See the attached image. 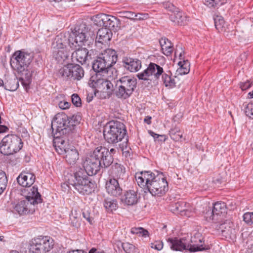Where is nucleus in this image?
<instances>
[{
	"mask_svg": "<svg viewBox=\"0 0 253 253\" xmlns=\"http://www.w3.org/2000/svg\"><path fill=\"white\" fill-rule=\"evenodd\" d=\"M135 178L138 185L152 196L161 197L168 191V182L163 173L155 175L151 171L136 173Z\"/></svg>",
	"mask_w": 253,
	"mask_h": 253,
	"instance_id": "nucleus-1",
	"label": "nucleus"
},
{
	"mask_svg": "<svg viewBox=\"0 0 253 253\" xmlns=\"http://www.w3.org/2000/svg\"><path fill=\"white\" fill-rule=\"evenodd\" d=\"M85 173L81 168H77L73 173H65V183L61 185V187L64 189L66 187L71 189L72 186L84 195L91 194L94 191L95 184L88 179Z\"/></svg>",
	"mask_w": 253,
	"mask_h": 253,
	"instance_id": "nucleus-2",
	"label": "nucleus"
},
{
	"mask_svg": "<svg viewBox=\"0 0 253 253\" xmlns=\"http://www.w3.org/2000/svg\"><path fill=\"white\" fill-rule=\"evenodd\" d=\"M103 135L105 141L114 146L128 137L126 126L118 121H110L106 125Z\"/></svg>",
	"mask_w": 253,
	"mask_h": 253,
	"instance_id": "nucleus-3",
	"label": "nucleus"
},
{
	"mask_svg": "<svg viewBox=\"0 0 253 253\" xmlns=\"http://www.w3.org/2000/svg\"><path fill=\"white\" fill-rule=\"evenodd\" d=\"M33 58V53L17 50L12 55L10 65L17 71L19 75L23 76L26 80H28L32 77L28 67Z\"/></svg>",
	"mask_w": 253,
	"mask_h": 253,
	"instance_id": "nucleus-4",
	"label": "nucleus"
},
{
	"mask_svg": "<svg viewBox=\"0 0 253 253\" xmlns=\"http://www.w3.org/2000/svg\"><path fill=\"white\" fill-rule=\"evenodd\" d=\"M137 80L130 76H124L117 81V89L115 92L116 96L120 99L128 98L136 87Z\"/></svg>",
	"mask_w": 253,
	"mask_h": 253,
	"instance_id": "nucleus-5",
	"label": "nucleus"
},
{
	"mask_svg": "<svg viewBox=\"0 0 253 253\" xmlns=\"http://www.w3.org/2000/svg\"><path fill=\"white\" fill-rule=\"evenodd\" d=\"M51 129L55 141L58 138L64 139L63 135L71 132L69 117L64 113L56 114L52 122Z\"/></svg>",
	"mask_w": 253,
	"mask_h": 253,
	"instance_id": "nucleus-6",
	"label": "nucleus"
},
{
	"mask_svg": "<svg viewBox=\"0 0 253 253\" xmlns=\"http://www.w3.org/2000/svg\"><path fill=\"white\" fill-rule=\"evenodd\" d=\"M102 153L103 152H98V151L95 149L89 156L86 158L83 164L84 168H81L85 172V175L88 176L95 175L101 168L104 167L102 158H103V156L105 154H102Z\"/></svg>",
	"mask_w": 253,
	"mask_h": 253,
	"instance_id": "nucleus-7",
	"label": "nucleus"
},
{
	"mask_svg": "<svg viewBox=\"0 0 253 253\" xmlns=\"http://www.w3.org/2000/svg\"><path fill=\"white\" fill-rule=\"evenodd\" d=\"M23 142L18 136L8 134L3 138L0 143V152L4 155H10L20 150Z\"/></svg>",
	"mask_w": 253,
	"mask_h": 253,
	"instance_id": "nucleus-8",
	"label": "nucleus"
},
{
	"mask_svg": "<svg viewBox=\"0 0 253 253\" xmlns=\"http://www.w3.org/2000/svg\"><path fill=\"white\" fill-rule=\"evenodd\" d=\"M104 75H100V73H95L90 77L88 84L94 89L95 94L102 92L110 96L113 90V84L106 77H104Z\"/></svg>",
	"mask_w": 253,
	"mask_h": 253,
	"instance_id": "nucleus-9",
	"label": "nucleus"
},
{
	"mask_svg": "<svg viewBox=\"0 0 253 253\" xmlns=\"http://www.w3.org/2000/svg\"><path fill=\"white\" fill-rule=\"evenodd\" d=\"M55 149L59 155L64 154L66 162L70 164H75L79 159V153L73 146L69 148L66 147V141L64 139L58 138L54 141Z\"/></svg>",
	"mask_w": 253,
	"mask_h": 253,
	"instance_id": "nucleus-10",
	"label": "nucleus"
},
{
	"mask_svg": "<svg viewBox=\"0 0 253 253\" xmlns=\"http://www.w3.org/2000/svg\"><path fill=\"white\" fill-rule=\"evenodd\" d=\"M58 74L63 79L80 80L84 76V70L78 64H68L60 69Z\"/></svg>",
	"mask_w": 253,
	"mask_h": 253,
	"instance_id": "nucleus-11",
	"label": "nucleus"
},
{
	"mask_svg": "<svg viewBox=\"0 0 253 253\" xmlns=\"http://www.w3.org/2000/svg\"><path fill=\"white\" fill-rule=\"evenodd\" d=\"M88 27L85 23L77 25L69 34V42H74L76 47L84 44L87 40Z\"/></svg>",
	"mask_w": 253,
	"mask_h": 253,
	"instance_id": "nucleus-12",
	"label": "nucleus"
},
{
	"mask_svg": "<svg viewBox=\"0 0 253 253\" xmlns=\"http://www.w3.org/2000/svg\"><path fill=\"white\" fill-rule=\"evenodd\" d=\"M163 73V68L161 66L156 63L150 62L147 68L142 72L138 73L137 77L139 80L144 81H151L153 79L157 80L160 79Z\"/></svg>",
	"mask_w": 253,
	"mask_h": 253,
	"instance_id": "nucleus-13",
	"label": "nucleus"
},
{
	"mask_svg": "<svg viewBox=\"0 0 253 253\" xmlns=\"http://www.w3.org/2000/svg\"><path fill=\"white\" fill-rule=\"evenodd\" d=\"M225 211V203L222 202H217L213 205L212 210L206 212L205 217L208 221H211L216 223L220 219L221 214Z\"/></svg>",
	"mask_w": 253,
	"mask_h": 253,
	"instance_id": "nucleus-14",
	"label": "nucleus"
},
{
	"mask_svg": "<svg viewBox=\"0 0 253 253\" xmlns=\"http://www.w3.org/2000/svg\"><path fill=\"white\" fill-rule=\"evenodd\" d=\"M21 195L25 197V199L31 204L37 205L42 203V199L41 194L38 192L37 186H29L21 189Z\"/></svg>",
	"mask_w": 253,
	"mask_h": 253,
	"instance_id": "nucleus-15",
	"label": "nucleus"
},
{
	"mask_svg": "<svg viewBox=\"0 0 253 253\" xmlns=\"http://www.w3.org/2000/svg\"><path fill=\"white\" fill-rule=\"evenodd\" d=\"M107 193L113 197H117L121 195L123 189L121 187L119 180L114 178H109L105 184Z\"/></svg>",
	"mask_w": 253,
	"mask_h": 253,
	"instance_id": "nucleus-16",
	"label": "nucleus"
},
{
	"mask_svg": "<svg viewBox=\"0 0 253 253\" xmlns=\"http://www.w3.org/2000/svg\"><path fill=\"white\" fill-rule=\"evenodd\" d=\"M35 205L31 204L26 199L20 200L14 206V209L20 215H25L32 214L35 211V209L32 207Z\"/></svg>",
	"mask_w": 253,
	"mask_h": 253,
	"instance_id": "nucleus-17",
	"label": "nucleus"
},
{
	"mask_svg": "<svg viewBox=\"0 0 253 253\" xmlns=\"http://www.w3.org/2000/svg\"><path fill=\"white\" fill-rule=\"evenodd\" d=\"M40 249H42L44 253L50 251L54 246V241L49 236H40L32 241Z\"/></svg>",
	"mask_w": 253,
	"mask_h": 253,
	"instance_id": "nucleus-18",
	"label": "nucleus"
},
{
	"mask_svg": "<svg viewBox=\"0 0 253 253\" xmlns=\"http://www.w3.org/2000/svg\"><path fill=\"white\" fill-rule=\"evenodd\" d=\"M69 34L66 36L65 34L60 33L57 35L52 43L53 48L55 49L62 48V47H66L67 44L72 49H75L76 45L74 42H69Z\"/></svg>",
	"mask_w": 253,
	"mask_h": 253,
	"instance_id": "nucleus-19",
	"label": "nucleus"
},
{
	"mask_svg": "<svg viewBox=\"0 0 253 253\" xmlns=\"http://www.w3.org/2000/svg\"><path fill=\"white\" fill-rule=\"evenodd\" d=\"M203 240V238L199 234L191 237V244H189L188 242L187 241L188 251L192 253L208 250V248H206Z\"/></svg>",
	"mask_w": 253,
	"mask_h": 253,
	"instance_id": "nucleus-20",
	"label": "nucleus"
},
{
	"mask_svg": "<svg viewBox=\"0 0 253 253\" xmlns=\"http://www.w3.org/2000/svg\"><path fill=\"white\" fill-rule=\"evenodd\" d=\"M18 183L23 187L32 186L36 179L35 175L28 171H23L16 178Z\"/></svg>",
	"mask_w": 253,
	"mask_h": 253,
	"instance_id": "nucleus-21",
	"label": "nucleus"
},
{
	"mask_svg": "<svg viewBox=\"0 0 253 253\" xmlns=\"http://www.w3.org/2000/svg\"><path fill=\"white\" fill-rule=\"evenodd\" d=\"M123 66L131 72H137L141 67V61L137 59L125 57L122 60Z\"/></svg>",
	"mask_w": 253,
	"mask_h": 253,
	"instance_id": "nucleus-22",
	"label": "nucleus"
},
{
	"mask_svg": "<svg viewBox=\"0 0 253 253\" xmlns=\"http://www.w3.org/2000/svg\"><path fill=\"white\" fill-rule=\"evenodd\" d=\"M95 149L98 151V152L99 151L101 152H103L102 154L103 153L106 154L103 156V158H102L104 168H107L113 164L114 160L113 155L116 153V150L115 149L111 148L109 151L108 148L105 147L99 146L96 148Z\"/></svg>",
	"mask_w": 253,
	"mask_h": 253,
	"instance_id": "nucleus-23",
	"label": "nucleus"
},
{
	"mask_svg": "<svg viewBox=\"0 0 253 253\" xmlns=\"http://www.w3.org/2000/svg\"><path fill=\"white\" fill-rule=\"evenodd\" d=\"M101 20L103 26L109 29L111 31L116 32L120 28V21L115 16L104 15Z\"/></svg>",
	"mask_w": 253,
	"mask_h": 253,
	"instance_id": "nucleus-24",
	"label": "nucleus"
},
{
	"mask_svg": "<svg viewBox=\"0 0 253 253\" xmlns=\"http://www.w3.org/2000/svg\"><path fill=\"white\" fill-rule=\"evenodd\" d=\"M169 19L175 25H184L189 19V17L183 11H180L179 8L173 13H169Z\"/></svg>",
	"mask_w": 253,
	"mask_h": 253,
	"instance_id": "nucleus-25",
	"label": "nucleus"
},
{
	"mask_svg": "<svg viewBox=\"0 0 253 253\" xmlns=\"http://www.w3.org/2000/svg\"><path fill=\"white\" fill-rule=\"evenodd\" d=\"M168 242L172 250L178 251L188 250L187 240L185 238L180 239L177 238H169Z\"/></svg>",
	"mask_w": 253,
	"mask_h": 253,
	"instance_id": "nucleus-26",
	"label": "nucleus"
},
{
	"mask_svg": "<svg viewBox=\"0 0 253 253\" xmlns=\"http://www.w3.org/2000/svg\"><path fill=\"white\" fill-rule=\"evenodd\" d=\"M99 56L102 58L110 67L114 65L118 58V56L116 51L111 48H108L104 50L100 55Z\"/></svg>",
	"mask_w": 253,
	"mask_h": 253,
	"instance_id": "nucleus-27",
	"label": "nucleus"
},
{
	"mask_svg": "<svg viewBox=\"0 0 253 253\" xmlns=\"http://www.w3.org/2000/svg\"><path fill=\"white\" fill-rule=\"evenodd\" d=\"M110 174L114 178L118 180H123L125 176L126 169L124 166L121 164L115 163L113 164L110 169Z\"/></svg>",
	"mask_w": 253,
	"mask_h": 253,
	"instance_id": "nucleus-28",
	"label": "nucleus"
},
{
	"mask_svg": "<svg viewBox=\"0 0 253 253\" xmlns=\"http://www.w3.org/2000/svg\"><path fill=\"white\" fill-rule=\"evenodd\" d=\"M111 68L109 65L105 63V61L99 56L93 62L92 69L95 73H100V75L107 74L109 69Z\"/></svg>",
	"mask_w": 253,
	"mask_h": 253,
	"instance_id": "nucleus-29",
	"label": "nucleus"
},
{
	"mask_svg": "<svg viewBox=\"0 0 253 253\" xmlns=\"http://www.w3.org/2000/svg\"><path fill=\"white\" fill-rule=\"evenodd\" d=\"M138 199L137 193L133 190L126 191L121 198L122 202L128 206L136 204L137 203Z\"/></svg>",
	"mask_w": 253,
	"mask_h": 253,
	"instance_id": "nucleus-30",
	"label": "nucleus"
},
{
	"mask_svg": "<svg viewBox=\"0 0 253 253\" xmlns=\"http://www.w3.org/2000/svg\"><path fill=\"white\" fill-rule=\"evenodd\" d=\"M112 37V31L107 28H102L99 29L97 33L96 41L102 44L108 43Z\"/></svg>",
	"mask_w": 253,
	"mask_h": 253,
	"instance_id": "nucleus-31",
	"label": "nucleus"
},
{
	"mask_svg": "<svg viewBox=\"0 0 253 253\" xmlns=\"http://www.w3.org/2000/svg\"><path fill=\"white\" fill-rule=\"evenodd\" d=\"M72 53V58H75L77 62L83 64L85 63L88 57V50L85 48H79Z\"/></svg>",
	"mask_w": 253,
	"mask_h": 253,
	"instance_id": "nucleus-32",
	"label": "nucleus"
},
{
	"mask_svg": "<svg viewBox=\"0 0 253 253\" xmlns=\"http://www.w3.org/2000/svg\"><path fill=\"white\" fill-rule=\"evenodd\" d=\"M163 53L166 56L171 55L173 50L171 42L166 38H162L159 41Z\"/></svg>",
	"mask_w": 253,
	"mask_h": 253,
	"instance_id": "nucleus-33",
	"label": "nucleus"
},
{
	"mask_svg": "<svg viewBox=\"0 0 253 253\" xmlns=\"http://www.w3.org/2000/svg\"><path fill=\"white\" fill-rule=\"evenodd\" d=\"M53 54L55 59L59 62L65 60L69 56V53L66 49V47L58 49L53 48Z\"/></svg>",
	"mask_w": 253,
	"mask_h": 253,
	"instance_id": "nucleus-34",
	"label": "nucleus"
},
{
	"mask_svg": "<svg viewBox=\"0 0 253 253\" xmlns=\"http://www.w3.org/2000/svg\"><path fill=\"white\" fill-rule=\"evenodd\" d=\"M161 76L162 81L166 87L172 88L175 86V79L171 77V73L170 71H168L167 73L164 72Z\"/></svg>",
	"mask_w": 253,
	"mask_h": 253,
	"instance_id": "nucleus-35",
	"label": "nucleus"
},
{
	"mask_svg": "<svg viewBox=\"0 0 253 253\" xmlns=\"http://www.w3.org/2000/svg\"><path fill=\"white\" fill-rule=\"evenodd\" d=\"M104 206L106 211L109 212H112L118 208V202L117 200L107 198L104 200Z\"/></svg>",
	"mask_w": 253,
	"mask_h": 253,
	"instance_id": "nucleus-36",
	"label": "nucleus"
},
{
	"mask_svg": "<svg viewBox=\"0 0 253 253\" xmlns=\"http://www.w3.org/2000/svg\"><path fill=\"white\" fill-rule=\"evenodd\" d=\"M231 224L232 223L229 221H226L219 224L218 229L221 231L223 236L227 237L231 234L233 229L231 226Z\"/></svg>",
	"mask_w": 253,
	"mask_h": 253,
	"instance_id": "nucleus-37",
	"label": "nucleus"
},
{
	"mask_svg": "<svg viewBox=\"0 0 253 253\" xmlns=\"http://www.w3.org/2000/svg\"><path fill=\"white\" fill-rule=\"evenodd\" d=\"M169 134L170 138L175 141H180L182 138V133L180 128L176 126L170 129Z\"/></svg>",
	"mask_w": 253,
	"mask_h": 253,
	"instance_id": "nucleus-38",
	"label": "nucleus"
},
{
	"mask_svg": "<svg viewBox=\"0 0 253 253\" xmlns=\"http://www.w3.org/2000/svg\"><path fill=\"white\" fill-rule=\"evenodd\" d=\"M180 68L177 70L178 74L182 75L188 74L190 71V63L188 60H183L178 63Z\"/></svg>",
	"mask_w": 253,
	"mask_h": 253,
	"instance_id": "nucleus-39",
	"label": "nucleus"
},
{
	"mask_svg": "<svg viewBox=\"0 0 253 253\" xmlns=\"http://www.w3.org/2000/svg\"><path fill=\"white\" fill-rule=\"evenodd\" d=\"M128 138L125 139V141L119 144V148L122 151L123 154L126 157H130L131 154V149L128 145Z\"/></svg>",
	"mask_w": 253,
	"mask_h": 253,
	"instance_id": "nucleus-40",
	"label": "nucleus"
},
{
	"mask_svg": "<svg viewBox=\"0 0 253 253\" xmlns=\"http://www.w3.org/2000/svg\"><path fill=\"white\" fill-rule=\"evenodd\" d=\"M173 208V209H171V211L176 213L182 214L183 212L186 211V203L182 201L175 203Z\"/></svg>",
	"mask_w": 253,
	"mask_h": 253,
	"instance_id": "nucleus-41",
	"label": "nucleus"
},
{
	"mask_svg": "<svg viewBox=\"0 0 253 253\" xmlns=\"http://www.w3.org/2000/svg\"><path fill=\"white\" fill-rule=\"evenodd\" d=\"M7 185V178L5 173L2 171H0V195H1Z\"/></svg>",
	"mask_w": 253,
	"mask_h": 253,
	"instance_id": "nucleus-42",
	"label": "nucleus"
},
{
	"mask_svg": "<svg viewBox=\"0 0 253 253\" xmlns=\"http://www.w3.org/2000/svg\"><path fill=\"white\" fill-rule=\"evenodd\" d=\"M122 247L126 253H137L138 249L134 245L128 242L122 243Z\"/></svg>",
	"mask_w": 253,
	"mask_h": 253,
	"instance_id": "nucleus-43",
	"label": "nucleus"
},
{
	"mask_svg": "<svg viewBox=\"0 0 253 253\" xmlns=\"http://www.w3.org/2000/svg\"><path fill=\"white\" fill-rule=\"evenodd\" d=\"M227 2V0H205V4L210 8H215Z\"/></svg>",
	"mask_w": 253,
	"mask_h": 253,
	"instance_id": "nucleus-44",
	"label": "nucleus"
},
{
	"mask_svg": "<svg viewBox=\"0 0 253 253\" xmlns=\"http://www.w3.org/2000/svg\"><path fill=\"white\" fill-rule=\"evenodd\" d=\"M214 21L216 29L219 31H223L225 23L223 17L221 16L216 15L214 17Z\"/></svg>",
	"mask_w": 253,
	"mask_h": 253,
	"instance_id": "nucleus-45",
	"label": "nucleus"
},
{
	"mask_svg": "<svg viewBox=\"0 0 253 253\" xmlns=\"http://www.w3.org/2000/svg\"><path fill=\"white\" fill-rule=\"evenodd\" d=\"M130 233L132 234H136L145 237L149 235L148 231L142 227H132L130 230Z\"/></svg>",
	"mask_w": 253,
	"mask_h": 253,
	"instance_id": "nucleus-46",
	"label": "nucleus"
},
{
	"mask_svg": "<svg viewBox=\"0 0 253 253\" xmlns=\"http://www.w3.org/2000/svg\"><path fill=\"white\" fill-rule=\"evenodd\" d=\"M81 120L80 115H73L71 117H69L71 132L74 129L75 126L80 123Z\"/></svg>",
	"mask_w": 253,
	"mask_h": 253,
	"instance_id": "nucleus-47",
	"label": "nucleus"
},
{
	"mask_svg": "<svg viewBox=\"0 0 253 253\" xmlns=\"http://www.w3.org/2000/svg\"><path fill=\"white\" fill-rule=\"evenodd\" d=\"M163 6L168 11H169L170 12L169 13H173L174 12L177 10V9L178 8L174 6L173 3L169 1H166L163 2Z\"/></svg>",
	"mask_w": 253,
	"mask_h": 253,
	"instance_id": "nucleus-48",
	"label": "nucleus"
},
{
	"mask_svg": "<svg viewBox=\"0 0 253 253\" xmlns=\"http://www.w3.org/2000/svg\"><path fill=\"white\" fill-rule=\"evenodd\" d=\"M148 133L154 138L155 141L165 142L167 139L165 135L158 134L152 130H148Z\"/></svg>",
	"mask_w": 253,
	"mask_h": 253,
	"instance_id": "nucleus-49",
	"label": "nucleus"
},
{
	"mask_svg": "<svg viewBox=\"0 0 253 253\" xmlns=\"http://www.w3.org/2000/svg\"><path fill=\"white\" fill-rule=\"evenodd\" d=\"M243 220L248 224H253V212H248L243 215Z\"/></svg>",
	"mask_w": 253,
	"mask_h": 253,
	"instance_id": "nucleus-50",
	"label": "nucleus"
},
{
	"mask_svg": "<svg viewBox=\"0 0 253 253\" xmlns=\"http://www.w3.org/2000/svg\"><path fill=\"white\" fill-rule=\"evenodd\" d=\"M83 216L84 219L86 220L90 224H92L94 222V218L90 215V213L88 210L84 209L83 211Z\"/></svg>",
	"mask_w": 253,
	"mask_h": 253,
	"instance_id": "nucleus-51",
	"label": "nucleus"
},
{
	"mask_svg": "<svg viewBox=\"0 0 253 253\" xmlns=\"http://www.w3.org/2000/svg\"><path fill=\"white\" fill-rule=\"evenodd\" d=\"M245 113L247 116L253 119V103H249L246 105Z\"/></svg>",
	"mask_w": 253,
	"mask_h": 253,
	"instance_id": "nucleus-52",
	"label": "nucleus"
},
{
	"mask_svg": "<svg viewBox=\"0 0 253 253\" xmlns=\"http://www.w3.org/2000/svg\"><path fill=\"white\" fill-rule=\"evenodd\" d=\"M72 102L77 107L82 106L81 99L77 94L74 93L72 95Z\"/></svg>",
	"mask_w": 253,
	"mask_h": 253,
	"instance_id": "nucleus-53",
	"label": "nucleus"
},
{
	"mask_svg": "<svg viewBox=\"0 0 253 253\" xmlns=\"http://www.w3.org/2000/svg\"><path fill=\"white\" fill-rule=\"evenodd\" d=\"M151 248L158 251L161 250L163 248V243L161 241H156L151 243Z\"/></svg>",
	"mask_w": 253,
	"mask_h": 253,
	"instance_id": "nucleus-54",
	"label": "nucleus"
},
{
	"mask_svg": "<svg viewBox=\"0 0 253 253\" xmlns=\"http://www.w3.org/2000/svg\"><path fill=\"white\" fill-rule=\"evenodd\" d=\"M34 58L35 59L34 62L38 67H40L42 65V59L41 55L39 53H37L34 54Z\"/></svg>",
	"mask_w": 253,
	"mask_h": 253,
	"instance_id": "nucleus-55",
	"label": "nucleus"
},
{
	"mask_svg": "<svg viewBox=\"0 0 253 253\" xmlns=\"http://www.w3.org/2000/svg\"><path fill=\"white\" fill-rule=\"evenodd\" d=\"M30 253H44L42 249H40L34 243H32L29 250Z\"/></svg>",
	"mask_w": 253,
	"mask_h": 253,
	"instance_id": "nucleus-56",
	"label": "nucleus"
},
{
	"mask_svg": "<svg viewBox=\"0 0 253 253\" xmlns=\"http://www.w3.org/2000/svg\"><path fill=\"white\" fill-rule=\"evenodd\" d=\"M0 86H2L5 89L8 90L9 91L15 90L17 87V86H16L15 87L8 86V84L6 83L4 84L3 80L2 79H1L0 78Z\"/></svg>",
	"mask_w": 253,
	"mask_h": 253,
	"instance_id": "nucleus-57",
	"label": "nucleus"
},
{
	"mask_svg": "<svg viewBox=\"0 0 253 253\" xmlns=\"http://www.w3.org/2000/svg\"><path fill=\"white\" fill-rule=\"evenodd\" d=\"M20 76L21 77H20V80L21 81V84H22L23 86L27 89V88L29 87V82H30L31 77L29 79L26 80L23 76Z\"/></svg>",
	"mask_w": 253,
	"mask_h": 253,
	"instance_id": "nucleus-58",
	"label": "nucleus"
},
{
	"mask_svg": "<svg viewBox=\"0 0 253 253\" xmlns=\"http://www.w3.org/2000/svg\"><path fill=\"white\" fill-rule=\"evenodd\" d=\"M240 85L242 90H244L249 88L251 86L252 84L249 81H247L244 83H241Z\"/></svg>",
	"mask_w": 253,
	"mask_h": 253,
	"instance_id": "nucleus-59",
	"label": "nucleus"
},
{
	"mask_svg": "<svg viewBox=\"0 0 253 253\" xmlns=\"http://www.w3.org/2000/svg\"><path fill=\"white\" fill-rule=\"evenodd\" d=\"M70 105V103L66 101H60L58 104L59 107L63 110L69 108Z\"/></svg>",
	"mask_w": 253,
	"mask_h": 253,
	"instance_id": "nucleus-60",
	"label": "nucleus"
},
{
	"mask_svg": "<svg viewBox=\"0 0 253 253\" xmlns=\"http://www.w3.org/2000/svg\"><path fill=\"white\" fill-rule=\"evenodd\" d=\"M1 117L0 116V133L6 132L8 128L5 125H1Z\"/></svg>",
	"mask_w": 253,
	"mask_h": 253,
	"instance_id": "nucleus-61",
	"label": "nucleus"
},
{
	"mask_svg": "<svg viewBox=\"0 0 253 253\" xmlns=\"http://www.w3.org/2000/svg\"><path fill=\"white\" fill-rule=\"evenodd\" d=\"M67 253H86L83 250H72L67 252Z\"/></svg>",
	"mask_w": 253,
	"mask_h": 253,
	"instance_id": "nucleus-62",
	"label": "nucleus"
},
{
	"mask_svg": "<svg viewBox=\"0 0 253 253\" xmlns=\"http://www.w3.org/2000/svg\"><path fill=\"white\" fill-rule=\"evenodd\" d=\"M151 119H152L151 117L148 116H146L144 120V122L145 123H146L147 124L150 125L151 124Z\"/></svg>",
	"mask_w": 253,
	"mask_h": 253,
	"instance_id": "nucleus-63",
	"label": "nucleus"
},
{
	"mask_svg": "<svg viewBox=\"0 0 253 253\" xmlns=\"http://www.w3.org/2000/svg\"><path fill=\"white\" fill-rule=\"evenodd\" d=\"M213 182L215 184H220L222 182V179H219L218 178L214 177L213 179Z\"/></svg>",
	"mask_w": 253,
	"mask_h": 253,
	"instance_id": "nucleus-64",
	"label": "nucleus"
}]
</instances>
